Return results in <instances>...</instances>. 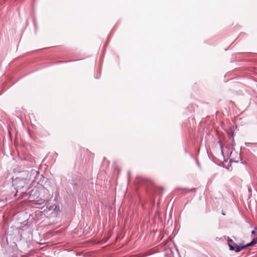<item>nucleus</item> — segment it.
I'll use <instances>...</instances> for the list:
<instances>
[{
    "label": "nucleus",
    "mask_w": 257,
    "mask_h": 257,
    "mask_svg": "<svg viewBox=\"0 0 257 257\" xmlns=\"http://www.w3.org/2000/svg\"><path fill=\"white\" fill-rule=\"evenodd\" d=\"M257 243V236L253 238L252 241L246 245H242L241 246H236V247H233L232 245H229L230 248L231 250H234L236 252H239L242 249L249 246H252L255 244Z\"/></svg>",
    "instance_id": "obj_2"
},
{
    "label": "nucleus",
    "mask_w": 257,
    "mask_h": 257,
    "mask_svg": "<svg viewBox=\"0 0 257 257\" xmlns=\"http://www.w3.org/2000/svg\"><path fill=\"white\" fill-rule=\"evenodd\" d=\"M28 220H26L25 221H24L21 223V227H24L25 226H28Z\"/></svg>",
    "instance_id": "obj_4"
},
{
    "label": "nucleus",
    "mask_w": 257,
    "mask_h": 257,
    "mask_svg": "<svg viewBox=\"0 0 257 257\" xmlns=\"http://www.w3.org/2000/svg\"><path fill=\"white\" fill-rule=\"evenodd\" d=\"M12 257H17V256L16 255H15V256L13 255Z\"/></svg>",
    "instance_id": "obj_8"
},
{
    "label": "nucleus",
    "mask_w": 257,
    "mask_h": 257,
    "mask_svg": "<svg viewBox=\"0 0 257 257\" xmlns=\"http://www.w3.org/2000/svg\"><path fill=\"white\" fill-rule=\"evenodd\" d=\"M227 242H228V246H229V247H230V246L229 245H232L233 247H236V246H241L242 245H243V244L241 243L240 244V245H237L236 244V243H235L230 238H228L227 239ZM229 249L230 250H232L230 248H229ZM234 251H235L234 250H233Z\"/></svg>",
    "instance_id": "obj_3"
},
{
    "label": "nucleus",
    "mask_w": 257,
    "mask_h": 257,
    "mask_svg": "<svg viewBox=\"0 0 257 257\" xmlns=\"http://www.w3.org/2000/svg\"><path fill=\"white\" fill-rule=\"evenodd\" d=\"M251 234L252 235H254L257 237V231H255V230L252 231Z\"/></svg>",
    "instance_id": "obj_6"
},
{
    "label": "nucleus",
    "mask_w": 257,
    "mask_h": 257,
    "mask_svg": "<svg viewBox=\"0 0 257 257\" xmlns=\"http://www.w3.org/2000/svg\"><path fill=\"white\" fill-rule=\"evenodd\" d=\"M46 205V203L45 201H43L41 203L39 204V206H38V208H43Z\"/></svg>",
    "instance_id": "obj_5"
},
{
    "label": "nucleus",
    "mask_w": 257,
    "mask_h": 257,
    "mask_svg": "<svg viewBox=\"0 0 257 257\" xmlns=\"http://www.w3.org/2000/svg\"><path fill=\"white\" fill-rule=\"evenodd\" d=\"M220 147H221V149H222L223 147H222V146L221 145L220 146Z\"/></svg>",
    "instance_id": "obj_7"
},
{
    "label": "nucleus",
    "mask_w": 257,
    "mask_h": 257,
    "mask_svg": "<svg viewBox=\"0 0 257 257\" xmlns=\"http://www.w3.org/2000/svg\"><path fill=\"white\" fill-rule=\"evenodd\" d=\"M27 179L24 178H16L14 182V185L15 186L17 191L19 190H21L24 187H27Z\"/></svg>",
    "instance_id": "obj_1"
}]
</instances>
